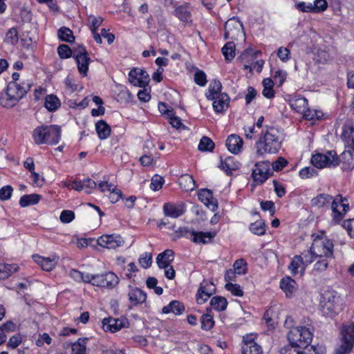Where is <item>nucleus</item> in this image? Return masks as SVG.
<instances>
[{
    "label": "nucleus",
    "instance_id": "680f3d73",
    "mask_svg": "<svg viewBox=\"0 0 354 354\" xmlns=\"http://www.w3.org/2000/svg\"><path fill=\"white\" fill-rule=\"evenodd\" d=\"M280 353L281 354H304L301 348H297L290 344L281 348Z\"/></svg>",
    "mask_w": 354,
    "mask_h": 354
},
{
    "label": "nucleus",
    "instance_id": "7c9ffc66",
    "mask_svg": "<svg viewBox=\"0 0 354 354\" xmlns=\"http://www.w3.org/2000/svg\"><path fill=\"white\" fill-rule=\"evenodd\" d=\"M95 130L99 138L101 140L107 138L111 132V127L103 120L98 121L95 124Z\"/></svg>",
    "mask_w": 354,
    "mask_h": 354
},
{
    "label": "nucleus",
    "instance_id": "0e129e2a",
    "mask_svg": "<svg viewBox=\"0 0 354 354\" xmlns=\"http://www.w3.org/2000/svg\"><path fill=\"white\" fill-rule=\"evenodd\" d=\"M314 13L325 11L328 8V3L326 0H315L313 3Z\"/></svg>",
    "mask_w": 354,
    "mask_h": 354
},
{
    "label": "nucleus",
    "instance_id": "5701e85b",
    "mask_svg": "<svg viewBox=\"0 0 354 354\" xmlns=\"http://www.w3.org/2000/svg\"><path fill=\"white\" fill-rule=\"evenodd\" d=\"M174 259V252L172 250H165L156 257V263L159 268H168Z\"/></svg>",
    "mask_w": 354,
    "mask_h": 354
},
{
    "label": "nucleus",
    "instance_id": "f704fd0d",
    "mask_svg": "<svg viewBox=\"0 0 354 354\" xmlns=\"http://www.w3.org/2000/svg\"><path fill=\"white\" fill-rule=\"evenodd\" d=\"M41 198V196L37 194H26L21 197L19 205L21 207L37 204Z\"/></svg>",
    "mask_w": 354,
    "mask_h": 354
},
{
    "label": "nucleus",
    "instance_id": "f03ea898",
    "mask_svg": "<svg viewBox=\"0 0 354 354\" xmlns=\"http://www.w3.org/2000/svg\"><path fill=\"white\" fill-rule=\"evenodd\" d=\"M61 127L58 125H42L33 131L32 137L37 145H57L61 138Z\"/></svg>",
    "mask_w": 354,
    "mask_h": 354
},
{
    "label": "nucleus",
    "instance_id": "e433bc0d",
    "mask_svg": "<svg viewBox=\"0 0 354 354\" xmlns=\"http://www.w3.org/2000/svg\"><path fill=\"white\" fill-rule=\"evenodd\" d=\"M19 270L17 264H1L0 263V280L8 278L12 274Z\"/></svg>",
    "mask_w": 354,
    "mask_h": 354
},
{
    "label": "nucleus",
    "instance_id": "ea45409f",
    "mask_svg": "<svg viewBox=\"0 0 354 354\" xmlns=\"http://www.w3.org/2000/svg\"><path fill=\"white\" fill-rule=\"evenodd\" d=\"M61 106L59 98L53 94L46 97L44 106L51 112L56 111Z\"/></svg>",
    "mask_w": 354,
    "mask_h": 354
},
{
    "label": "nucleus",
    "instance_id": "473e14b6",
    "mask_svg": "<svg viewBox=\"0 0 354 354\" xmlns=\"http://www.w3.org/2000/svg\"><path fill=\"white\" fill-rule=\"evenodd\" d=\"M179 185L185 192L192 191L196 187V182L193 177L187 174L180 176L179 178Z\"/></svg>",
    "mask_w": 354,
    "mask_h": 354
},
{
    "label": "nucleus",
    "instance_id": "39448f33",
    "mask_svg": "<svg viewBox=\"0 0 354 354\" xmlns=\"http://www.w3.org/2000/svg\"><path fill=\"white\" fill-rule=\"evenodd\" d=\"M337 153L333 151H328L326 153H317L311 158V163L317 169H322L327 167H336L340 162Z\"/></svg>",
    "mask_w": 354,
    "mask_h": 354
},
{
    "label": "nucleus",
    "instance_id": "4c0bfd02",
    "mask_svg": "<svg viewBox=\"0 0 354 354\" xmlns=\"http://www.w3.org/2000/svg\"><path fill=\"white\" fill-rule=\"evenodd\" d=\"M102 280L104 281V288H113L119 283V278L112 272L102 273Z\"/></svg>",
    "mask_w": 354,
    "mask_h": 354
},
{
    "label": "nucleus",
    "instance_id": "13d9d810",
    "mask_svg": "<svg viewBox=\"0 0 354 354\" xmlns=\"http://www.w3.org/2000/svg\"><path fill=\"white\" fill-rule=\"evenodd\" d=\"M344 339L354 340V324L348 326H344L342 330Z\"/></svg>",
    "mask_w": 354,
    "mask_h": 354
},
{
    "label": "nucleus",
    "instance_id": "58836bf2",
    "mask_svg": "<svg viewBox=\"0 0 354 354\" xmlns=\"http://www.w3.org/2000/svg\"><path fill=\"white\" fill-rule=\"evenodd\" d=\"M333 197L328 194H320L311 200V205L318 208L324 207L330 203Z\"/></svg>",
    "mask_w": 354,
    "mask_h": 354
},
{
    "label": "nucleus",
    "instance_id": "a18cd8bd",
    "mask_svg": "<svg viewBox=\"0 0 354 354\" xmlns=\"http://www.w3.org/2000/svg\"><path fill=\"white\" fill-rule=\"evenodd\" d=\"M214 142L207 136H203L200 140L198 149L201 151H212L214 149Z\"/></svg>",
    "mask_w": 354,
    "mask_h": 354
},
{
    "label": "nucleus",
    "instance_id": "72a5a7b5",
    "mask_svg": "<svg viewBox=\"0 0 354 354\" xmlns=\"http://www.w3.org/2000/svg\"><path fill=\"white\" fill-rule=\"evenodd\" d=\"M243 26L242 22L239 20L238 17H233L226 21L225 24V29L232 32V34H235V36L238 35L241 30H243Z\"/></svg>",
    "mask_w": 354,
    "mask_h": 354
},
{
    "label": "nucleus",
    "instance_id": "bb28decb",
    "mask_svg": "<svg viewBox=\"0 0 354 354\" xmlns=\"http://www.w3.org/2000/svg\"><path fill=\"white\" fill-rule=\"evenodd\" d=\"M288 268L290 270L291 273L294 275L298 274L299 268H301L300 272L301 274H303L305 272L306 266L303 262L302 257L301 255H295L292 258Z\"/></svg>",
    "mask_w": 354,
    "mask_h": 354
},
{
    "label": "nucleus",
    "instance_id": "393cba45",
    "mask_svg": "<svg viewBox=\"0 0 354 354\" xmlns=\"http://www.w3.org/2000/svg\"><path fill=\"white\" fill-rule=\"evenodd\" d=\"M184 311V304L178 300L171 301L167 306H164L162 309V313L168 314L173 313L176 315H180L183 314Z\"/></svg>",
    "mask_w": 354,
    "mask_h": 354
},
{
    "label": "nucleus",
    "instance_id": "a19ab883",
    "mask_svg": "<svg viewBox=\"0 0 354 354\" xmlns=\"http://www.w3.org/2000/svg\"><path fill=\"white\" fill-rule=\"evenodd\" d=\"M262 84L263 86V95L268 99L273 98L275 95V92L273 89V80L270 78H266L263 80Z\"/></svg>",
    "mask_w": 354,
    "mask_h": 354
},
{
    "label": "nucleus",
    "instance_id": "1a4fd4ad",
    "mask_svg": "<svg viewBox=\"0 0 354 354\" xmlns=\"http://www.w3.org/2000/svg\"><path fill=\"white\" fill-rule=\"evenodd\" d=\"M73 57L77 62L79 73L83 76H86L91 58L85 48L80 46L74 50Z\"/></svg>",
    "mask_w": 354,
    "mask_h": 354
},
{
    "label": "nucleus",
    "instance_id": "864d4df0",
    "mask_svg": "<svg viewBox=\"0 0 354 354\" xmlns=\"http://www.w3.org/2000/svg\"><path fill=\"white\" fill-rule=\"evenodd\" d=\"M353 346V342L344 339L342 344L336 350V354H348Z\"/></svg>",
    "mask_w": 354,
    "mask_h": 354
},
{
    "label": "nucleus",
    "instance_id": "5fc2aeb1",
    "mask_svg": "<svg viewBox=\"0 0 354 354\" xmlns=\"http://www.w3.org/2000/svg\"><path fill=\"white\" fill-rule=\"evenodd\" d=\"M57 53L61 59H67L72 57L73 51L66 44H61L57 48Z\"/></svg>",
    "mask_w": 354,
    "mask_h": 354
},
{
    "label": "nucleus",
    "instance_id": "dca6fc26",
    "mask_svg": "<svg viewBox=\"0 0 354 354\" xmlns=\"http://www.w3.org/2000/svg\"><path fill=\"white\" fill-rule=\"evenodd\" d=\"M32 259L42 270L50 272L55 268L59 257L55 255L52 257H44L39 254H34Z\"/></svg>",
    "mask_w": 354,
    "mask_h": 354
},
{
    "label": "nucleus",
    "instance_id": "4be33fe9",
    "mask_svg": "<svg viewBox=\"0 0 354 354\" xmlns=\"http://www.w3.org/2000/svg\"><path fill=\"white\" fill-rule=\"evenodd\" d=\"M130 288L128 298L132 305L138 306L145 303L147 299V294L138 288Z\"/></svg>",
    "mask_w": 354,
    "mask_h": 354
},
{
    "label": "nucleus",
    "instance_id": "412c9836",
    "mask_svg": "<svg viewBox=\"0 0 354 354\" xmlns=\"http://www.w3.org/2000/svg\"><path fill=\"white\" fill-rule=\"evenodd\" d=\"M243 143L242 138L236 134H232L227 137L225 145L232 153L237 154L241 151Z\"/></svg>",
    "mask_w": 354,
    "mask_h": 354
},
{
    "label": "nucleus",
    "instance_id": "f257e3e1",
    "mask_svg": "<svg viewBox=\"0 0 354 354\" xmlns=\"http://www.w3.org/2000/svg\"><path fill=\"white\" fill-rule=\"evenodd\" d=\"M279 131L273 127L266 126L262 129L259 140L256 142L257 154L276 153L281 148Z\"/></svg>",
    "mask_w": 354,
    "mask_h": 354
},
{
    "label": "nucleus",
    "instance_id": "37998d69",
    "mask_svg": "<svg viewBox=\"0 0 354 354\" xmlns=\"http://www.w3.org/2000/svg\"><path fill=\"white\" fill-rule=\"evenodd\" d=\"M58 37L62 41L71 43L74 41L75 37L71 30L66 27H62L57 32Z\"/></svg>",
    "mask_w": 354,
    "mask_h": 354
},
{
    "label": "nucleus",
    "instance_id": "de8ad7c7",
    "mask_svg": "<svg viewBox=\"0 0 354 354\" xmlns=\"http://www.w3.org/2000/svg\"><path fill=\"white\" fill-rule=\"evenodd\" d=\"M87 338H79L78 340L72 344L73 354H86V341Z\"/></svg>",
    "mask_w": 354,
    "mask_h": 354
},
{
    "label": "nucleus",
    "instance_id": "b1692460",
    "mask_svg": "<svg viewBox=\"0 0 354 354\" xmlns=\"http://www.w3.org/2000/svg\"><path fill=\"white\" fill-rule=\"evenodd\" d=\"M174 15L184 23H192V14L188 3H184L176 8Z\"/></svg>",
    "mask_w": 354,
    "mask_h": 354
},
{
    "label": "nucleus",
    "instance_id": "7ed1b4c3",
    "mask_svg": "<svg viewBox=\"0 0 354 354\" xmlns=\"http://www.w3.org/2000/svg\"><path fill=\"white\" fill-rule=\"evenodd\" d=\"M341 138L345 146V151L341 154V160L347 161L348 166L343 167L344 169H352L353 156L354 155V124L351 122L345 123L342 127Z\"/></svg>",
    "mask_w": 354,
    "mask_h": 354
},
{
    "label": "nucleus",
    "instance_id": "774afa93",
    "mask_svg": "<svg viewBox=\"0 0 354 354\" xmlns=\"http://www.w3.org/2000/svg\"><path fill=\"white\" fill-rule=\"evenodd\" d=\"M288 161L283 157H279L277 160L272 162V169L275 171H281L287 165Z\"/></svg>",
    "mask_w": 354,
    "mask_h": 354
},
{
    "label": "nucleus",
    "instance_id": "69168bd1",
    "mask_svg": "<svg viewBox=\"0 0 354 354\" xmlns=\"http://www.w3.org/2000/svg\"><path fill=\"white\" fill-rule=\"evenodd\" d=\"M317 175V171L312 167H306L299 171V176L301 178H308Z\"/></svg>",
    "mask_w": 354,
    "mask_h": 354
},
{
    "label": "nucleus",
    "instance_id": "bf43d9fd",
    "mask_svg": "<svg viewBox=\"0 0 354 354\" xmlns=\"http://www.w3.org/2000/svg\"><path fill=\"white\" fill-rule=\"evenodd\" d=\"M89 276L88 281H87V283H91L93 286H98V287H103L104 288V281L102 279V274H88Z\"/></svg>",
    "mask_w": 354,
    "mask_h": 354
},
{
    "label": "nucleus",
    "instance_id": "f8f14e48",
    "mask_svg": "<svg viewBox=\"0 0 354 354\" xmlns=\"http://www.w3.org/2000/svg\"><path fill=\"white\" fill-rule=\"evenodd\" d=\"M129 326V322L125 317L113 318L108 317L102 320V328L104 331L115 333L122 328H127Z\"/></svg>",
    "mask_w": 354,
    "mask_h": 354
},
{
    "label": "nucleus",
    "instance_id": "9d476101",
    "mask_svg": "<svg viewBox=\"0 0 354 354\" xmlns=\"http://www.w3.org/2000/svg\"><path fill=\"white\" fill-rule=\"evenodd\" d=\"M346 198H343L341 195H337L333 199L331 205V209L335 214L333 221L338 224L343 218L344 214L348 209V203Z\"/></svg>",
    "mask_w": 354,
    "mask_h": 354
},
{
    "label": "nucleus",
    "instance_id": "a211bd4d",
    "mask_svg": "<svg viewBox=\"0 0 354 354\" xmlns=\"http://www.w3.org/2000/svg\"><path fill=\"white\" fill-rule=\"evenodd\" d=\"M241 350L243 354H262V348L250 336L243 337Z\"/></svg>",
    "mask_w": 354,
    "mask_h": 354
},
{
    "label": "nucleus",
    "instance_id": "f3484780",
    "mask_svg": "<svg viewBox=\"0 0 354 354\" xmlns=\"http://www.w3.org/2000/svg\"><path fill=\"white\" fill-rule=\"evenodd\" d=\"M198 199L203 203L207 207L210 208L212 211L214 212L218 208V202L216 198L213 197V194L211 190L208 189H201L198 194Z\"/></svg>",
    "mask_w": 354,
    "mask_h": 354
},
{
    "label": "nucleus",
    "instance_id": "6ab92c4d",
    "mask_svg": "<svg viewBox=\"0 0 354 354\" xmlns=\"http://www.w3.org/2000/svg\"><path fill=\"white\" fill-rule=\"evenodd\" d=\"M163 211L165 216L176 218L185 214V208L183 204L175 205L168 203L164 205Z\"/></svg>",
    "mask_w": 354,
    "mask_h": 354
},
{
    "label": "nucleus",
    "instance_id": "9b49d317",
    "mask_svg": "<svg viewBox=\"0 0 354 354\" xmlns=\"http://www.w3.org/2000/svg\"><path fill=\"white\" fill-rule=\"evenodd\" d=\"M129 81L133 86L145 88L149 84L150 78L144 69L133 68L129 73Z\"/></svg>",
    "mask_w": 354,
    "mask_h": 354
},
{
    "label": "nucleus",
    "instance_id": "cd10ccee",
    "mask_svg": "<svg viewBox=\"0 0 354 354\" xmlns=\"http://www.w3.org/2000/svg\"><path fill=\"white\" fill-rule=\"evenodd\" d=\"M295 285V281L290 277L283 278L280 282V287L288 297H292L293 292L296 290Z\"/></svg>",
    "mask_w": 354,
    "mask_h": 354
},
{
    "label": "nucleus",
    "instance_id": "a878e982",
    "mask_svg": "<svg viewBox=\"0 0 354 354\" xmlns=\"http://www.w3.org/2000/svg\"><path fill=\"white\" fill-rule=\"evenodd\" d=\"M222 84L219 80H214L209 85L205 96L208 100H213L216 96L222 94Z\"/></svg>",
    "mask_w": 354,
    "mask_h": 354
},
{
    "label": "nucleus",
    "instance_id": "2f4dec72",
    "mask_svg": "<svg viewBox=\"0 0 354 354\" xmlns=\"http://www.w3.org/2000/svg\"><path fill=\"white\" fill-rule=\"evenodd\" d=\"M319 243V241H313L308 253H303V262L306 267L314 261L315 257H322V254H318L316 252V247L318 246Z\"/></svg>",
    "mask_w": 354,
    "mask_h": 354
},
{
    "label": "nucleus",
    "instance_id": "20e7f679",
    "mask_svg": "<svg viewBox=\"0 0 354 354\" xmlns=\"http://www.w3.org/2000/svg\"><path fill=\"white\" fill-rule=\"evenodd\" d=\"M288 339L290 344L297 348H305L312 342L313 333L306 326L294 328L288 333Z\"/></svg>",
    "mask_w": 354,
    "mask_h": 354
},
{
    "label": "nucleus",
    "instance_id": "49530a36",
    "mask_svg": "<svg viewBox=\"0 0 354 354\" xmlns=\"http://www.w3.org/2000/svg\"><path fill=\"white\" fill-rule=\"evenodd\" d=\"M219 167L224 170L227 175H231L232 171L236 169V166L233 163L232 157H227L224 160L221 158Z\"/></svg>",
    "mask_w": 354,
    "mask_h": 354
},
{
    "label": "nucleus",
    "instance_id": "3c124183",
    "mask_svg": "<svg viewBox=\"0 0 354 354\" xmlns=\"http://www.w3.org/2000/svg\"><path fill=\"white\" fill-rule=\"evenodd\" d=\"M214 321L213 317L208 313L204 314L201 317V328L203 330H208L213 328Z\"/></svg>",
    "mask_w": 354,
    "mask_h": 354
},
{
    "label": "nucleus",
    "instance_id": "6e6552de",
    "mask_svg": "<svg viewBox=\"0 0 354 354\" xmlns=\"http://www.w3.org/2000/svg\"><path fill=\"white\" fill-rule=\"evenodd\" d=\"M254 167L252 169V178L256 185H262L273 174L270 162L268 160L256 162Z\"/></svg>",
    "mask_w": 354,
    "mask_h": 354
},
{
    "label": "nucleus",
    "instance_id": "052dcab7",
    "mask_svg": "<svg viewBox=\"0 0 354 354\" xmlns=\"http://www.w3.org/2000/svg\"><path fill=\"white\" fill-rule=\"evenodd\" d=\"M165 182L164 178L159 175H154L151 178L150 187L153 191H158L160 189Z\"/></svg>",
    "mask_w": 354,
    "mask_h": 354
},
{
    "label": "nucleus",
    "instance_id": "09e8293b",
    "mask_svg": "<svg viewBox=\"0 0 354 354\" xmlns=\"http://www.w3.org/2000/svg\"><path fill=\"white\" fill-rule=\"evenodd\" d=\"M222 53L226 60H232L235 57V44L229 41L222 48Z\"/></svg>",
    "mask_w": 354,
    "mask_h": 354
},
{
    "label": "nucleus",
    "instance_id": "c03bdc74",
    "mask_svg": "<svg viewBox=\"0 0 354 354\" xmlns=\"http://www.w3.org/2000/svg\"><path fill=\"white\" fill-rule=\"evenodd\" d=\"M250 230L257 236H262L266 234V223L263 220H259L250 225Z\"/></svg>",
    "mask_w": 354,
    "mask_h": 354
},
{
    "label": "nucleus",
    "instance_id": "c85d7f7f",
    "mask_svg": "<svg viewBox=\"0 0 354 354\" xmlns=\"http://www.w3.org/2000/svg\"><path fill=\"white\" fill-rule=\"evenodd\" d=\"M314 241H319V243L317 248H322L323 252L320 253L322 254V257H333V243L330 239H316L314 240Z\"/></svg>",
    "mask_w": 354,
    "mask_h": 354
},
{
    "label": "nucleus",
    "instance_id": "603ef678",
    "mask_svg": "<svg viewBox=\"0 0 354 354\" xmlns=\"http://www.w3.org/2000/svg\"><path fill=\"white\" fill-rule=\"evenodd\" d=\"M225 288L234 296L242 297L243 295V290L240 285L237 283H227L225 286Z\"/></svg>",
    "mask_w": 354,
    "mask_h": 354
},
{
    "label": "nucleus",
    "instance_id": "4468645a",
    "mask_svg": "<svg viewBox=\"0 0 354 354\" xmlns=\"http://www.w3.org/2000/svg\"><path fill=\"white\" fill-rule=\"evenodd\" d=\"M97 241L99 245L108 249H115L124 243L123 239L118 234H104Z\"/></svg>",
    "mask_w": 354,
    "mask_h": 354
},
{
    "label": "nucleus",
    "instance_id": "423d86ee",
    "mask_svg": "<svg viewBox=\"0 0 354 354\" xmlns=\"http://www.w3.org/2000/svg\"><path fill=\"white\" fill-rule=\"evenodd\" d=\"M176 234H177L178 237L185 236L191 239L194 243L203 244L211 242L216 236V232H196L193 230H189L187 227H179L176 231Z\"/></svg>",
    "mask_w": 354,
    "mask_h": 354
},
{
    "label": "nucleus",
    "instance_id": "79ce46f5",
    "mask_svg": "<svg viewBox=\"0 0 354 354\" xmlns=\"http://www.w3.org/2000/svg\"><path fill=\"white\" fill-rule=\"evenodd\" d=\"M228 302L221 296L213 297L210 301V305L217 311H223L226 309Z\"/></svg>",
    "mask_w": 354,
    "mask_h": 354
},
{
    "label": "nucleus",
    "instance_id": "c9c22d12",
    "mask_svg": "<svg viewBox=\"0 0 354 354\" xmlns=\"http://www.w3.org/2000/svg\"><path fill=\"white\" fill-rule=\"evenodd\" d=\"M19 100L6 89V93L0 97V104L6 108H12Z\"/></svg>",
    "mask_w": 354,
    "mask_h": 354
},
{
    "label": "nucleus",
    "instance_id": "2eb2a0df",
    "mask_svg": "<svg viewBox=\"0 0 354 354\" xmlns=\"http://www.w3.org/2000/svg\"><path fill=\"white\" fill-rule=\"evenodd\" d=\"M32 85V83L30 81L24 82L22 84L11 82L8 84L7 89L10 91L11 94L15 95L18 100H20L30 91Z\"/></svg>",
    "mask_w": 354,
    "mask_h": 354
},
{
    "label": "nucleus",
    "instance_id": "aec40b11",
    "mask_svg": "<svg viewBox=\"0 0 354 354\" xmlns=\"http://www.w3.org/2000/svg\"><path fill=\"white\" fill-rule=\"evenodd\" d=\"M213 101V109L216 113H223L225 112L230 103V97L225 93H223L219 95L216 96Z\"/></svg>",
    "mask_w": 354,
    "mask_h": 354
},
{
    "label": "nucleus",
    "instance_id": "c756f323",
    "mask_svg": "<svg viewBox=\"0 0 354 354\" xmlns=\"http://www.w3.org/2000/svg\"><path fill=\"white\" fill-rule=\"evenodd\" d=\"M290 106L296 112L301 113L305 111L306 106H308V100L300 96H295L290 100Z\"/></svg>",
    "mask_w": 354,
    "mask_h": 354
},
{
    "label": "nucleus",
    "instance_id": "e2e57ef3",
    "mask_svg": "<svg viewBox=\"0 0 354 354\" xmlns=\"http://www.w3.org/2000/svg\"><path fill=\"white\" fill-rule=\"evenodd\" d=\"M194 82L200 86H204L207 83L205 73L201 70H197L194 74Z\"/></svg>",
    "mask_w": 354,
    "mask_h": 354
},
{
    "label": "nucleus",
    "instance_id": "0eeeda50",
    "mask_svg": "<svg viewBox=\"0 0 354 354\" xmlns=\"http://www.w3.org/2000/svg\"><path fill=\"white\" fill-rule=\"evenodd\" d=\"M339 297L334 291H328L322 295V312L326 316L332 317L340 309L339 306Z\"/></svg>",
    "mask_w": 354,
    "mask_h": 354
},
{
    "label": "nucleus",
    "instance_id": "ddd939ff",
    "mask_svg": "<svg viewBox=\"0 0 354 354\" xmlns=\"http://www.w3.org/2000/svg\"><path fill=\"white\" fill-rule=\"evenodd\" d=\"M216 292V288L212 281H203L200 284L196 301L198 304H204L212 295Z\"/></svg>",
    "mask_w": 354,
    "mask_h": 354
},
{
    "label": "nucleus",
    "instance_id": "4d7b16f0",
    "mask_svg": "<svg viewBox=\"0 0 354 354\" xmlns=\"http://www.w3.org/2000/svg\"><path fill=\"white\" fill-rule=\"evenodd\" d=\"M139 264L145 269L149 268L152 263V254L151 253L145 252L142 254L139 259Z\"/></svg>",
    "mask_w": 354,
    "mask_h": 354
},
{
    "label": "nucleus",
    "instance_id": "338daca9",
    "mask_svg": "<svg viewBox=\"0 0 354 354\" xmlns=\"http://www.w3.org/2000/svg\"><path fill=\"white\" fill-rule=\"evenodd\" d=\"M75 218V213L71 210H63L59 216L63 223H69Z\"/></svg>",
    "mask_w": 354,
    "mask_h": 354
},
{
    "label": "nucleus",
    "instance_id": "8fccbe9b",
    "mask_svg": "<svg viewBox=\"0 0 354 354\" xmlns=\"http://www.w3.org/2000/svg\"><path fill=\"white\" fill-rule=\"evenodd\" d=\"M18 32L15 28H10L6 35L5 41L12 45H15L18 42Z\"/></svg>",
    "mask_w": 354,
    "mask_h": 354
},
{
    "label": "nucleus",
    "instance_id": "6e6d98bb",
    "mask_svg": "<svg viewBox=\"0 0 354 354\" xmlns=\"http://www.w3.org/2000/svg\"><path fill=\"white\" fill-rule=\"evenodd\" d=\"M88 274H84L77 270H71L70 271V276L75 279L76 281H82L84 283H86L88 281L89 276Z\"/></svg>",
    "mask_w": 354,
    "mask_h": 354
}]
</instances>
